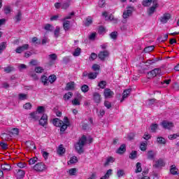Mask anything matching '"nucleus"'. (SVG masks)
I'll use <instances>...</instances> for the list:
<instances>
[{
	"mask_svg": "<svg viewBox=\"0 0 179 179\" xmlns=\"http://www.w3.org/2000/svg\"><path fill=\"white\" fill-rule=\"evenodd\" d=\"M178 136H179L178 134H171L169 136V139H170L171 141H173L174 139H177Z\"/></svg>",
	"mask_w": 179,
	"mask_h": 179,
	"instance_id": "5fc2aeb1",
	"label": "nucleus"
},
{
	"mask_svg": "<svg viewBox=\"0 0 179 179\" xmlns=\"http://www.w3.org/2000/svg\"><path fill=\"white\" fill-rule=\"evenodd\" d=\"M171 173L173 175V176H177V174H178V172L177 171V168L176 167V165H172L171 166V169H170Z\"/></svg>",
	"mask_w": 179,
	"mask_h": 179,
	"instance_id": "7c9ffc66",
	"label": "nucleus"
},
{
	"mask_svg": "<svg viewBox=\"0 0 179 179\" xmlns=\"http://www.w3.org/2000/svg\"><path fill=\"white\" fill-rule=\"evenodd\" d=\"M118 36V32L117 31H113L110 34V38H113V40H115Z\"/></svg>",
	"mask_w": 179,
	"mask_h": 179,
	"instance_id": "13d9d810",
	"label": "nucleus"
},
{
	"mask_svg": "<svg viewBox=\"0 0 179 179\" xmlns=\"http://www.w3.org/2000/svg\"><path fill=\"white\" fill-rule=\"evenodd\" d=\"M59 27H57L54 31L55 38H58V37H59Z\"/></svg>",
	"mask_w": 179,
	"mask_h": 179,
	"instance_id": "49530a36",
	"label": "nucleus"
},
{
	"mask_svg": "<svg viewBox=\"0 0 179 179\" xmlns=\"http://www.w3.org/2000/svg\"><path fill=\"white\" fill-rule=\"evenodd\" d=\"M47 43H50V38H48V37H47V36H44L42 38L41 44H42V45H45V44H47Z\"/></svg>",
	"mask_w": 179,
	"mask_h": 179,
	"instance_id": "c03bdc74",
	"label": "nucleus"
},
{
	"mask_svg": "<svg viewBox=\"0 0 179 179\" xmlns=\"http://www.w3.org/2000/svg\"><path fill=\"white\" fill-rule=\"evenodd\" d=\"M130 93H131V89L126 90L123 92L122 98L120 100L121 103H122V101H124L125 100V99H127V97H128V96H129Z\"/></svg>",
	"mask_w": 179,
	"mask_h": 179,
	"instance_id": "4be33fe9",
	"label": "nucleus"
},
{
	"mask_svg": "<svg viewBox=\"0 0 179 179\" xmlns=\"http://www.w3.org/2000/svg\"><path fill=\"white\" fill-rule=\"evenodd\" d=\"M114 161H115L114 157H109L106 159L104 166H110V164H111V163H114Z\"/></svg>",
	"mask_w": 179,
	"mask_h": 179,
	"instance_id": "cd10ccee",
	"label": "nucleus"
},
{
	"mask_svg": "<svg viewBox=\"0 0 179 179\" xmlns=\"http://www.w3.org/2000/svg\"><path fill=\"white\" fill-rule=\"evenodd\" d=\"M107 85V83L106 81H101L99 84L98 86L101 87V89H104Z\"/></svg>",
	"mask_w": 179,
	"mask_h": 179,
	"instance_id": "680f3d73",
	"label": "nucleus"
},
{
	"mask_svg": "<svg viewBox=\"0 0 179 179\" xmlns=\"http://www.w3.org/2000/svg\"><path fill=\"white\" fill-rule=\"evenodd\" d=\"M58 155H64L65 153V149L62 145H60L57 148Z\"/></svg>",
	"mask_w": 179,
	"mask_h": 179,
	"instance_id": "2f4dec72",
	"label": "nucleus"
},
{
	"mask_svg": "<svg viewBox=\"0 0 179 179\" xmlns=\"http://www.w3.org/2000/svg\"><path fill=\"white\" fill-rule=\"evenodd\" d=\"M69 5H71V0H64L62 3V9H68Z\"/></svg>",
	"mask_w": 179,
	"mask_h": 179,
	"instance_id": "b1692460",
	"label": "nucleus"
},
{
	"mask_svg": "<svg viewBox=\"0 0 179 179\" xmlns=\"http://www.w3.org/2000/svg\"><path fill=\"white\" fill-rule=\"evenodd\" d=\"M72 96H73V94L72 93V92H67V93H66L64 95V99L65 100V101H66V100H69L71 97H72Z\"/></svg>",
	"mask_w": 179,
	"mask_h": 179,
	"instance_id": "f704fd0d",
	"label": "nucleus"
},
{
	"mask_svg": "<svg viewBox=\"0 0 179 179\" xmlns=\"http://www.w3.org/2000/svg\"><path fill=\"white\" fill-rule=\"evenodd\" d=\"M63 27L65 31H68L71 27V22L69 20H63Z\"/></svg>",
	"mask_w": 179,
	"mask_h": 179,
	"instance_id": "393cba45",
	"label": "nucleus"
},
{
	"mask_svg": "<svg viewBox=\"0 0 179 179\" xmlns=\"http://www.w3.org/2000/svg\"><path fill=\"white\" fill-rule=\"evenodd\" d=\"M103 96L106 99H110L114 96V92L108 88H106L103 92Z\"/></svg>",
	"mask_w": 179,
	"mask_h": 179,
	"instance_id": "f8f14e48",
	"label": "nucleus"
},
{
	"mask_svg": "<svg viewBox=\"0 0 179 179\" xmlns=\"http://www.w3.org/2000/svg\"><path fill=\"white\" fill-rule=\"evenodd\" d=\"M158 7H159V4L157 3V2L154 1L152 6L149 8L148 10V14L149 15V16H152V15L155 13V12L156 11V9H157Z\"/></svg>",
	"mask_w": 179,
	"mask_h": 179,
	"instance_id": "1a4fd4ad",
	"label": "nucleus"
},
{
	"mask_svg": "<svg viewBox=\"0 0 179 179\" xmlns=\"http://www.w3.org/2000/svg\"><path fill=\"white\" fill-rule=\"evenodd\" d=\"M86 141L88 142V143H92V142H93V138H92V137H88V138H87L85 136H83L79 139L78 142L76 143V150L79 153V155L83 153V147L85 146Z\"/></svg>",
	"mask_w": 179,
	"mask_h": 179,
	"instance_id": "f257e3e1",
	"label": "nucleus"
},
{
	"mask_svg": "<svg viewBox=\"0 0 179 179\" xmlns=\"http://www.w3.org/2000/svg\"><path fill=\"white\" fill-rule=\"evenodd\" d=\"M105 114H106V110H104V109H101L99 110V112H97V115L99 118H103Z\"/></svg>",
	"mask_w": 179,
	"mask_h": 179,
	"instance_id": "58836bf2",
	"label": "nucleus"
},
{
	"mask_svg": "<svg viewBox=\"0 0 179 179\" xmlns=\"http://www.w3.org/2000/svg\"><path fill=\"white\" fill-rule=\"evenodd\" d=\"M48 121V116L45 114H43L39 120V125L44 127V125H47Z\"/></svg>",
	"mask_w": 179,
	"mask_h": 179,
	"instance_id": "2eb2a0df",
	"label": "nucleus"
},
{
	"mask_svg": "<svg viewBox=\"0 0 179 179\" xmlns=\"http://www.w3.org/2000/svg\"><path fill=\"white\" fill-rule=\"evenodd\" d=\"M171 82V80L168 79V80H164L160 81V83L162 85H163L164 87H166L168 85H170V83Z\"/></svg>",
	"mask_w": 179,
	"mask_h": 179,
	"instance_id": "e433bc0d",
	"label": "nucleus"
},
{
	"mask_svg": "<svg viewBox=\"0 0 179 179\" xmlns=\"http://www.w3.org/2000/svg\"><path fill=\"white\" fill-rule=\"evenodd\" d=\"M155 50V46L151 45V46H148L144 49L145 52H152Z\"/></svg>",
	"mask_w": 179,
	"mask_h": 179,
	"instance_id": "37998d69",
	"label": "nucleus"
},
{
	"mask_svg": "<svg viewBox=\"0 0 179 179\" xmlns=\"http://www.w3.org/2000/svg\"><path fill=\"white\" fill-rule=\"evenodd\" d=\"M125 150H126L125 144H123L120 145V147L117 149V150L116 151V153H117L118 155H122V153L125 152Z\"/></svg>",
	"mask_w": 179,
	"mask_h": 179,
	"instance_id": "a878e982",
	"label": "nucleus"
},
{
	"mask_svg": "<svg viewBox=\"0 0 179 179\" xmlns=\"http://www.w3.org/2000/svg\"><path fill=\"white\" fill-rule=\"evenodd\" d=\"M136 151H132L129 155V159H136Z\"/></svg>",
	"mask_w": 179,
	"mask_h": 179,
	"instance_id": "69168bd1",
	"label": "nucleus"
},
{
	"mask_svg": "<svg viewBox=\"0 0 179 179\" xmlns=\"http://www.w3.org/2000/svg\"><path fill=\"white\" fill-rule=\"evenodd\" d=\"M164 166V161L163 159H160L155 162V164H154V167L155 169H159V167H163Z\"/></svg>",
	"mask_w": 179,
	"mask_h": 179,
	"instance_id": "412c9836",
	"label": "nucleus"
},
{
	"mask_svg": "<svg viewBox=\"0 0 179 179\" xmlns=\"http://www.w3.org/2000/svg\"><path fill=\"white\" fill-rule=\"evenodd\" d=\"M37 162H38V158L37 157H32L29 160V164L30 165L31 164H36V163H37Z\"/></svg>",
	"mask_w": 179,
	"mask_h": 179,
	"instance_id": "79ce46f5",
	"label": "nucleus"
},
{
	"mask_svg": "<svg viewBox=\"0 0 179 179\" xmlns=\"http://www.w3.org/2000/svg\"><path fill=\"white\" fill-rule=\"evenodd\" d=\"M99 59L101 61H104L107 57H108V51L104 50L103 52H100L98 55Z\"/></svg>",
	"mask_w": 179,
	"mask_h": 179,
	"instance_id": "dca6fc26",
	"label": "nucleus"
},
{
	"mask_svg": "<svg viewBox=\"0 0 179 179\" xmlns=\"http://www.w3.org/2000/svg\"><path fill=\"white\" fill-rule=\"evenodd\" d=\"M68 173L70 176H75L76 174V169L72 168L69 170Z\"/></svg>",
	"mask_w": 179,
	"mask_h": 179,
	"instance_id": "bf43d9fd",
	"label": "nucleus"
},
{
	"mask_svg": "<svg viewBox=\"0 0 179 179\" xmlns=\"http://www.w3.org/2000/svg\"><path fill=\"white\" fill-rule=\"evenodd\" d=\"M47 169V165H45V164L43 162H38L34 166V170H35V171H38V173H43V171H45Z\"/></svg>",
	"mask_w": 179,
	"mask_h": 179,
	"instance_id": "7ed1b4c3",
	"label": "nucleus"
},
{
	"mask_svg": "<svg viewBox=\"0 0 179 179\" xmlns=\"http://www.w3.org/2000/svg\"><path fill=\"white\" fill-rule=\"evenodd\" d=\"M159 127V124H152L150 127L151 128V131L152 132H155L156 131H157V128Z\"/></svg>",
	"mask_w": 179,
	"mask_h": 179,
	"instance_id": "603ef678",
	"label": "nucleus"
},
{
	"mask_svg": "<svg viewBox=\"0 0 179 179\" xmlns=\"http://www.w3.org/2000/svg\"><path fill=\"white\" fill-rule=\"evenodd\" d=\"M43 113H44V106H38L37 108V111L31 113L30 115L34 120H38V114H43Z\"/></svg>",
	"mask_w": 179,
	"mask_h": 179,
	"instance_id": "20e7f679",
	"label": "nucleus"
},
{
	"mask_svg": "<svg viewBox=\"0 0 179 179\" xmlns=\"http://www.w3.org/2000/svg\"><path fill=\"white\" fill-rule=\"evenodd\" d=\"M20 100H26L27 99V94H19Z\"/></svg>",
	"mask_w": 179,
	"mask_h": 179,
	"instance_id": "0e129e2a",
	"label": "nucleus"
},
{
	"mask_svg": "<svg viewBox=\"0 0 179 179\" xmlns=\"http://www.w3.org/2000/svg\"><path fill=\"white\" fill-rule=\"evenodd\" d=\"M160 73H162V69L157 68L148 73V78L152 79V78H155V76L160 75Z\"/></svg>",
	"mask_w": 179,
	"mask_h": 179,
	"instance_id": "39448f33",
	"label": "nucleus"
},
{
	"mask_svg": "<svg viewBox=\"0 0 179 179\" xmlns=\"http://www.w3.org/2000/svg\"><path fill=\"white\" fill-rule=\"evenodd\" d=\"M142 171V164L138 162L136 165V173H141Z\"/></svg>",
	"mask_w": 179,
	"mask_h": 179,
	"instance_id": "c9c22d12",
	"label": "nucleus"
},
{
	"mask_svg": "<svg viewBox=\"0 0 179 179\" xmlns=\"http://www.w3.org/2000/svg\"><path fill=\"white\" fill-rule=\"evenodd\" d=\"M82 99H83L82 94L77 93V96L71 101L73 106H80V101H82Z\"/></svg>",
	"mask_w": 179,
	"mask_h": 179,
	"instance_id": "6e6552de",
	"label": "nucleus"
},
{
	"mask_svg": "<svg viewBox=\"0 0 179 179\" xmlns=\"http://www.w3.org/2000/svg\"><path fill=\"white\" fill-rule=\"evenodd\" d=\"M74 163H78V157L75 156L70 158V160L68 162V164H74Z\"/></svg>",
	"mask_w": 179,
	"mask_h": 179,
	"instance_id": "473e14b6",
	"label": "nucleus"
},
{
	"mask_svg": "<svg viewBox=\"0 0 179 179\" xmlns=\"http://www.w3.org/2000/svg\"><path fill=\"white\" fill-rule=\"evenodd\" d=\"M73 57H79L80 55V48H78L73 52Z\"/></svg>",
	"mask_w": 179,
	"mask_h": 179,
	"instance_id": "de8ad7c7",
	"label": "nucleus"
},
{
	"mask_svg": "<svg viewBox=\"0 0 179 179\" xmlns=\"http://www.w3.org/2000/svg\"><path fill=\"white\" fill-rule=\"evenodd\" d=\"M97 78V73H90L88 75L89 79H96Z\"/></svg>",
	"mask_w": 179,
	"mask_h": 179,
	"instance_id": "864d4df0",
	"label": "nucleus"
},
{
	"mask_svg": "<svg viewBox=\"0 0 179 179\" xmlns=\"http://www.w3.org/2000/svg\"><path fill=\"white\" fill-rule=\"evenodd\" d=\"M28 49H29V44H24L22 46L17 48L15 49V52H17V54H22L23 51H26V50H28Z\"/></svg>",
	"mask_w": 179,
	"mask_h": 179,
	"instance_id": "ddd939ff",
	"label": "nucleus"
},
{
	"mask_svg": "<svg viewBox=\"0 0 179 179\" xmlns=\"http://www.w3.org/2000/svg\"><path fill=\"white\" fill-rule=\"evenodd\" d=\"M81 92H83V93H87L89 92V86L87 85H82Z\"/></svg>",
	"mask_w": 179,
	"mask_h": 179,
	"instance_id": "4c0bfd02",
	"label": "nucleus"
},
{
	"mask_svg": "<svg viewBox=\"0 0 179 179\" xmlns=\"http://www.w3.org/2000/svg\"><path fill=\"white\" fill-rule=\"evenodd\" d=\"M148 148V142L145 141L141 143L140 149L142 152H145Z\"/></svg>",
	"mask_w": 179,
	"mask_h": 179,
	"instance_id": "c756f323",
	"label": "nucleus"
},
{
	"mask_svg": "<svg viewBox=\"0 0 179 179\" xmlns=\"http://www.w3.org/2000/svg\"><path fill=\"white\" fill-rule=\"evenodd\" d=\"M134 7H129L127 10L124 11L123 13V18L124 19H128L131 15H132V13L134 12Z\"/></svg>",
	"mask_w": 179,
	"mask_h": 179,
	"instance_id": "9b49d317",
	"label": "nucleus"
},
{
	"mask_svg": "<svg viewBox=\"0 0 179 179\" xmlns=\"http://www.w3.org/2000/svg\"><path fill=\"white\" fill-rule=\"evenodd\" d=\"M93 100L96 104L100 103V101H101V96L98 92H94L93 94Z\"/></svg>",
	"mask_w": 179,
	"mask_h": 179,
	"instance_id": "f3484780",
	"label": "nucleus"
},
{
	"mask_svg": "<svg viewBox=\"0 0 179 179\" xmlns=\"http://www.w3.org/2000/svg\"><path fill=\"white\" fill-rule=\"evenodd\" d=\"M41 80L42 83H43L44 86H48L49 81H48V77L45 76H42L41 78Z\"/></svg>",
	"mask_w": 179,
	"mask_h": 179,
	"instance_id": "bb28decb",
	"label": "nucleus"
},
{
	"mask_svg": "<svg viewBox=\"0 0 179 179\" xmlns=\"http://www.w3.org/2000/svg\"><path fill=\"white\" fill-rule=\"evenodd\" d=\"M124 174H125V173L124 172L123 170H119L117 171V177L120 178L121 177H122V176H124Z\"/></svg>",
	"mask_w": 179,
	"mask_h": 179,
	"instance_id": "338daca9",
	"label": "nucleus"
},
{
	"mask_svg": "<svg viewBox=\"0 0 179 179\" xmlns=\"http://www.w3.org/2000/svg\"><path fill=\"white\" fill-rule=\"evenodd\" d=\"M142 4L143 6H150L152 4V0H143Z\"/></svg>",
	"mask_w": 179,
	"mask_h": 179,
	"instance_id": "a18cd8bd",
	"label": "nucleus"
},
{
	"mask_svg": "<svg viewBox=\"0 0 179 179\" xmlns=\"http://www.w3.org/2000/svg\"><path fill=\"white\" fill-rule=\"evenodd\" d=\"M35 72H36V73H43V72H44V69L41 66L36 67Z\"/></svg>",
	"mask_w": 179,
	"mask_h": 179,
	"instance_id": "6e6d98bb",
	"label": "nucleus"
},
{
	"mask_svg": "<svg viewBox=\"0 0 179 179\" xmlns=\"http://www.w3.org/2000/svg\"><path fill=\"white\" fill-rule=\"evenodd\" d=\"M156 157V152L153 150H149L147 152V158L149 160H154L155 157Z\"/></svg>",
	"mask_w": 179,
	"mask_h": 179,
	"instance_id": "6ab92c4d",
	"label": "nucleus"
},
{
	"mask_svg": "<svg viewBox=\"0 0 179 179\" xmlns=\"http://www.w3.org/2000/svg\"><path fill=\"white\" fill-rule=\"evenodd\" d=\"M10 169L11 166L8 164H1V169H3V171H9Z\"/></svg>",
	"mask_w": 179,
	"mask_h": 179,
	"instance_id": "c85d7f7f",
	"label": "nucleus"
},
{
	"mask_svg": "<svg viewBox=\"0 0 179 179\" xmlns=\"http://www.w3.org/2000/svg\"><path fill=\"white\" fill-rule=\"evenodd\" d=\"M26 146L28 150H34L36 149V145L34 144V142L31 141H27Z\"/></svg>",
	"mask_w": 179,
	"mask_h": 179,
	"instance_id": "a211bd4d",
	"label": "nucleus"
},
{
	"mask_svg": "<svg viewBox=\"0 0 179 179\" xmlns=\"http://www.w3.org/2000/svg\"><path fill=\"white\" fill-rule=\"evenodd\" d=\"M157 141L158 143H160L162 145H166V139L163 137H158L157 138Z\"/></svg>",
	"mask_w": 179,
	"mask_h": 179,
	"instance_id": "a19ab883",
	"label": "nucleus"
},
{
	"mask_svg": "<svg viewBox=\"0 0 179 179\" xmlns=\"http://www.w3.org/2000/svg\"><path fill=\"white\" fill-rule=\"evenodd\" d=\"M69 125H70L69 120L68 119L67 117H64L63 125L60 129L61 132H65V131L66 130V128H68Z\"/></svg>",
	"mask_w": 179,
	"mask_h": 179,
	"instance_id": "9d476101",
	"label": "nucleus"
},
{
	"mask_svg": "<svg viewBox=\"0 0 179 179\" xmlns=\"http://www.w3.org/2000/svg\"><path fill=\"white\" fill-rule=\"evenodd\" d=\"M92 69H93V71H100V65H99V64H94L93 66H92Z\"/></svg>",
	"mask_w": 179,
	"mask_h": 179,
	"instance_id": "774afa93",
	"label": "nucleus"
},
{
	"mask_svg": "<svg viewBox=\"0 0 179 179\" xmlns=\"http://www.w3.org/2000/svg\"><path fill=\"white\" fill-rule=\"evenodd\" d=\"M49 83H54L57 80V76L55 75H51L48 78Z\"/></svg>",
	"mask_w": 179,
	"mask_h": 179,
	"instance_id": "72a5a7b5",
	"label": "nucleus"
},
{
	"mask_svg": "<svg viewBox=\"0 0 179 179\" xmlns=\"http://www.w3.org/2000/svg\"><path fill=\"white\" fill-rule=\"evenodd\" d=\"M10 135L7 134H3L1 135V138L3 139H5L6 141H9L10 140V138L15 135H19V129L17 128H13L10 130L9 131Z\"/></svg>",
	"mask_w": 179,
	"mask_h": 179,
	"instance_id": "f03ea898",
	"label": "nucleus"
},
{
	"mask_svg": "<svg viewBox=\"0 0 179 179\" xmlns=\"http://www.w3.org/2000/svg\"><path fill=\"white\" fill-rule=\"evenodd\" d=\"M12 71H15V68L10 66H8L4 68V71L6 72L7 73L12 72Z\"/></svg>",
	"mask_w": 179,
	"mask_h": 179,
	"instance_id": "09e8293b",
	"label": "nucleus"
},
{
	"mask_svg": "<svg viewBox=\"0 0 179 179\" xmlns=\"http://www.w3.org/2000/svg\"><path fill=\"white\" fill-rule=\"evenodd\" d=\"M57 58H58V56H57V54L54 53V54L49 55V59H50V61H55Z\"/></svg>",
	"mask_w": 179,
	"mask_h": 179,
	"instance_id": "052dcab7",
	"label": "nucleus"
},
{
	"mask_svg": "<svg viewBox=\"0 0 179 179\" xmlns=\"http://www.w3.org/2000/svg\"><path fill=\"white\" fill-rule=\"evenodd\" d=\"M15 20L17 22H20V20H22V12H17V15H15Z\"/></svg>",
	"mask_w": 179,
	"mask_h": 179,
	"instance_id": "8fccbe9b",
	"label": "nucleus"
},
{
	"mask_svg": "<svg viewBox=\"0 0 179 179\" xmlns=\"http://www.w3.org/2000/svg\"><path fill=\"white\" fill-rule=\"evenodd\" d=\"M75 90V83L70 82L66 84L65 90Z\"/></svg>",
	"mask_w": 179,
	"mask_h": 179,
	"instance_id": "5701e85b",
	"label": "nucleus"
},
{
	"mask_svg": "<svg viewBox=\"0 0 179 179\" xmlns=\"http://www.w3.org/2000/svg\"><path fill=\"white\" fill-rule=\"evenodd\" d=\"M4 13H6V15L10 13V6H7L4 8Z\"/></svg>",
	"mask_w": 179,
	"mask_h": 179,
	"instance_id": "e2e57ef3",
	"label": "nucleus"
},
{
	"mask_svg": "<svg viewBox=\"0 0 179 179\" xmlns=\"http://www.w3.org/2000/svg\"><path fill=\"white\" fill-rule=\"evenodd\" d=\"M52 124L55 127H58L59 128H62V125H64V121L59 120L58 118H55L52 120Z\"/></svg>",
	"mask_w": 179,
	"mask_h": 179,
	"instance_id": "4468645a",
	"label": "nucleus"
},
{
	"mask_svg": "<svg viewBox=\"0 0 179 179\" xmlns=\"http://www.w3.org/2000/svg\"><path fill=\"white\" fill-rule=\"evenodd\" d=\"M97 58V54L92 52L89 57L90 61H94Z\"/></svg>",
	"mask_w": 179,
	"mask_h": 179,
	"instance_id": "4d7b16f0",
	"label": "nucleus"
},
{
	"mask_svg": "<svg viewBox=\"0 0 179 179\" xmlns=\"http://www.w3.org/2000/svg\"><path fill=\"white\" fill-rule=\"evenodd\" d=\"M160 125H162V127L164 128V129H171V128L174 127V124L173 122H169L167 120L162 121L160 123Z\"/></svg>",
	"mask_w": 179,
	"mask_h": 179,
	"instance_id": "0eeeda50",
	"label": "nucleus"
},
{
	"mask_svg": "<svg viewBox=\"0 0 179 179\" xmlns=\"http://www.w3.org/2000/svg\"><path fill=\"white\" fill-rule=\"evenodd\" d=\"M171 19V14L169 13H164L159 18L161 23L166 24Z\"/></svg>",
	"mask_w": 179,
	"mask_h": 179,
	"instance_id": "423d86ee",
	"label": "nucleus"
},
{
	"mask_svg": "<svg viewBox=\"0 0 179 179\" xmlns=\"http://www.w3.org/2000/svg\"><path fill=\"white\" fill-rule=\"evenodd\" d=\"M93 23V20L92 19V17H88L85 22V26H90Z\"/></svg>",
	"mask_w": 179,
	"mask_h": 179,
	"instance_id": "3c124183",
	"label": "nucleus"
},
{
	"mask_svg": "<svg viewBox=\"0 0 179 179\" xmlns=\"http://www.w3.org/2000/svg\"><path fill=\"white\" fill-rule=\"evenodd\" d=\"M45 30H47L48 31H52L54 30V27L50 24H47L44 27Z\"/></svg>",
	"mask_w": 179,
	"mask_h": 179,
	"instance_id": "ea45409f",
	"label": "nucleus"
},
{
	"mask_svg": "<svg viewBox=\"0 0 179 179\" xmlns=\"http://www.w3.org/2000/svg\"><path fill=\"white\" fill-rule=\"evenodd\" d=\"M16 171H17L16 177L17 179L23 178V177H24L26 174V172H24V171L22 169H17Z\"/></svg>",
	"mask_w": 179,
	"mask_h": 179,
	"instance_id": "aec40b11",
	"label": "nucleus"
}]
</instances>
